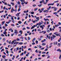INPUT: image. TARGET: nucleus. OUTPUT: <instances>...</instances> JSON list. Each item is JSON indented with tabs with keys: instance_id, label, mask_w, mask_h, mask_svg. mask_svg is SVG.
Segmentation results:
<instances>
[{
	"instance_id": "1",
	"label": "nucleus",
	"mask_w": 61,
	"mask_h": 61,
	"mask_svg": "<svg viewBox=\"0 0 61 61\" xmlns=\"http://www.w3.org/2000/svg\"><path fill=\"white\" fill-rule=\"evenodd\" d=\"M54 4H55L54 3H53L49 4H48V5L49 6V5H54Z\"/></svg>"
},
{
	"instance_id": "2",
	"label": "nucleus",
	"mask_w": 61,
	"mask_h": 61,
	"mask_svg": "<svg viewBox=\"0 0 61 61\" xmlns=\"http://www.w3.org/2000/svg\"><path fill=\"white\" fill-rule=\"evenodd\" d=\"M36 19H37V20H35V21H38L39 20V17H36Z\"/></svg>"
},
{
	"instance_id": "3",
	"label": "nucleus",
	"mask_w": 61,
	"mask_h": 61,
	"mask_svg": "<svg viewBox=\"0 0 61 61\" xmlns=\"http://www.w3.org/2000/svg\"><path fill=\"white\" fill-rule=\"evenodd\" d=\"M20 12H19L17 13V14L15 15L16 16H20Z\"/></svg>"
},
{
	"instance_id": "4",
	"label": "nucleus",
	"mask_w": 61,
	"mask_h": 61,
	"mask_svg": "<svg viewBox=\"0 0 61 61\" xmlns=\"http://www.w3.org/2000/svg\"><path fill=\"white\" fill-rule=\"evenodd\" d=\"M43 12H46V13H48L49 12V11L48 10H44Z\"/></svg>"
},
{
	"instance_id": "5",
	"label": "nucleus",
	"mask_w": 61,
	"mask_h": 61,
	"mask_svg": "<svg viewBox=\"0 0 61 61\" xmlns=\"http://www.w3.org/2000/svg\"><path fill=\"white\" fill-rule=\"evenodd\" d=\"M14 31V33H15V34H17V33H18V32H17V30H15Z\"/></svg>"
},
{
	"instance_id": "6",
	"label": "nucleus",
	"mask_w": 61,
	"mask_h": 61,
	"mask_svg": "<svg viewBox=\"0 0 61 61\" xmlns=\"http://www.w3.org/2000/svg\"><path fill=\"white\" fill-rule=\"evenodd\" d=\"M25 1H24L23 2H23H21V4L22 5L24 6H25V5H24V4H25Z\"/></svg>"
},
{
	"instance_id": "7",
	"label": "nucleus",
	"mask_w": 61,
	"mask_h": 61,
	"mask_svg": "<svg viewBox=\"0 0 61 61\" xmlns=\"http://www.w3.org/2000/svg\"><path fill=\"white\" fill-rule=\"evenodd\" d=\"M19 43V42H15L14 43V45H17Z\"/></svg>"
},
{
	"instance_id": "8",
	"label": "nucleus",
	"mask_w": 61,
	"mask_h": 61,
	"mask_svg": "<svg viewBox=\"0 0 61 61\" xmlns=\"http://www.w3.org/2000/svg\"><path fill=\"white\" fill-rule=\"evenodd\" d=\"M40 27L41 28H42V30H43V29H44V27H43V26H42V25H40Z\"/></svg>"
},
{
	"instance_id": "9",
	"label": "nucleus",
	"mask_w": 61,
	"mask_h": 61,
	"mask_svg": "<svg viewBox=\"0 0 61 61\" xmlns=\"http://www.w3.org/2000/svg\"><path fill=\"white\" fill-rule=\"evenodd\" d=\"M45 45H46V43H43L42 44V46H45Z\"/></svg>"
},
{
	"instance_id": "10",
	"label": "nucleus",
	"mask_w": 61,
	"mask_h": 61,
	"mask_svg": "<svg viewBox=\"0 0 61 61\" xmlns=\"http://www.w3.org/2000/svg\"><path fill=\"white\" fill-rule=\"evenodd\" d=\"M44 20H45V21H47V20L48 21H49V19H45V18H44Z\"/></svg>"
},
{
	"instance_id": "11",
	"label": "nucleus",
	"mask_w": 61,
	"mask_h": 61,
	"mask_svg": "<svg viewBox=\"0 0 61 61\" xmlns=\"http://www.w3.org/2000/svg\"><path fill=\"white\" fill-rule=\"evenodd\" d=\"M19 47H17L16 50V52H17V50H19Z\"/></svg>"
},
{
	"instance_id": "12",
	"label": "nucleus",
	"mask_w": 61,
	"mask_h": 61,
	"mask_svg": "<svg viewBox=\"0 0 61 61\" xmlns=\"http://www.w3.org/2000/svg\"><path fill=\"white\" fill-rule=\"evenodd\" d=\"M56 36H60V33L56 34Z\"/></svg>"
},
{
	"instance_id": "13",
	"label": "nucleus",
	"mask_w": 61,
	"mask_h": 61,
	"mask_svg": "<svg viewBox=\"0 0 61 61\" xmlns=\"http://www.w3.org/2000/svg\"><path fill=\"white\" fill-rule=\"evenodd\" d=\"M22 23V22L21 21H19L18 22V23L20 24H21Z\"/></svg>"
},
{
	"instance_id": "14",
	"label": "nucleus",
	"mask_w": 61,
	"mask_h": 61,
	"mask_svg": "<svg viewBox=\"0 0 61 61\" xmlns=\"http://www.w3.org/2000/svg\"><path fill=\"white\" fill-rule=\"evenodd\" d=\"M57 10V8H56V7H55V8H54V11H56Z\"/></svg>"
},
{
	"instance_id": "15",
	"label": "nucleus",
	"mask_w": 61,
	"mask_h": 61,
	"mask_svg": "<svg viewBox=\"0 0 61 61\" xmlns=\"http://www.w3.org/2000/svg\"><path fill=\"white\" fill-rule=\"evenodd\" d=\"M60 11H61V8H60L59 9V10L57 11V13H59V12Z\"/></svg>"
},
{
	"instance_id": "16",
	"label": "nucleus",
	"mask_w": 61,
	"mask_h": 61,
	"mask_svg": "<svg viewBox=\"0 0 61 61\" xmlns=\"http://www.w3.org/2000/svg\"><path fill=\"white\" fill-rule=\"evenodd\" d=\"M31 39V38L29 37H28V40H30Z\"/></svg>"
},
{
	"instance_id": "17",
	"label": "nucleus",
	"mask_w": 61,
	"mask_h": 61,
	"mask_svg": "<svg viewBox=\"0 0 61 61\" xmlns=\"http://www.w3.org/2000/svg\"><path fill=\"white\" fill-rule=\"evenodd\" d=\"M61 54H60V56H59V58L60 59H61Z\"/></svg>"
},
{
	"instance_id": "18",
	"label": "nucleus",
	"mask_w": 61,
	"mask_h": 61,
	"mask_svg": "<svg viewBox=\"0 0 61 61\" xmlns=\"http://www.w3.org/2000/svg\"><path fill=\"white\" fill-rule=\"evenodd\" d=\"M19 32L20 33V34H22L23 33V31L22 30H20L19 31Z\"/></svg>"
},
{
	"instance_id": "19",
	"label": "nucleus",
	"mask_w": 61,
	"mask_h": 61,
	"mask_svg": "<svg viewBox=\"0 0 61 61\" xmlns=\"http://www.w3.org/2000/svg\"><path fill=\"white\" fill-rule=\"evenodd\" d=\"M3 33L4 35H5V34H6V31H4V32H3Z\"/></svg>"
},
{
	"instance_id": "20",
	"label": "nucleus",
	"mask_w": 61,
	"mask_h": 61,
	"mask_svg": "<svg viewBox=\"0 0 61 61\" xmlns=\"http://www.w3.org/2000/svg\"><path fill=\"white\" fill-rule=\"evenodd\" d=\"M19 44L20 45H23V42H19Z\"/></svg>"
},
{
	"instance_id": "21",
	"label": "nucleus",
	"mask_w": 61,
	"mask_h": 61,
	"mask_svg": "<svg viewBox=\"0 0 61 61\" xmlns=\"http://www.w3.org/2000/svg\"><path fill=\"white\" fill-rule=\"evenodd\" d=\"M6 52L7 53V54H8L9 53V51H8L7 50H6Z\"/></svg>"
},
{
	"instance_id": "22",
	"label": "nucleus",
	"mask_w": 61,
	"mask_h": 61,
	"mask_svg": "<svg viewBox=\"0 0 61 61\" xmlns=\"http://www.w3.org/2000/svg\"><path fill=\"white\" fill-rule=\"evenodd\" d=\"M5 22V21H2V25H4V23Z\"/></svg>"
},
{
	"instance_id": "23",
	"label": "nucleus",
	"mask_w": 61,
	"mask_h": 61,
	"mask_svg": "<svg viewBox=\"0 0 61 61\" xmlns=\"http://www.w3.org/2000/svg\"><path fill=\"white\" fill-rule=\"evenodd\" d=\"M38 10V8H36L34 9V10L35 11H36V10Z\"/></svg>"
},
{
	"instance_id": "24",
	"label": "nucleus",
	"mask_w": 61,
	"mask_h": 61,
	"mask_svg": "<svg viewBox=\"0 0 61 61\" xmlns=\"http://www.w3.org/2000/svg\"><path fill=\"white\" fill-rule=\"evenodd\" d=\"M34 12H31V14H32V15H34Z\"/></svg>"
},
{
	"instance_id": "25",
	"label": "nucleus",
	"mask_w": 61,
	"mask_h": 61,
	"mask_svg": "<svg viewBox=\"0 0 61 61\" xmlns=\"http://www.w3.org/2000/svg\"><path fill=\"white\" fill-rule=\"evenodd\" d=\"M14 42L13 41L12 42H11V44H12V45H14Z\"/></svg>"
},
{
	"instance_id": "26",
	"label": "nucleus",
	"mask_w": 61,
	"mask_h": 61,
	"mask_svg": "<svg viewBox=\"0 0 61 61\" xmlns=\"http://www.w3.org/2000/svg\"><path fill=\"white\" fill-rule=\"evenodd\" d=\"M6 57V56L5 55H3L2 56V58H5V57Z\"/></svg>"
},
{
	"instance_id": "27",
	"label": "nucleus",
	"mask_w": 61,
	"mask_h": 61,
	"mask_svg": "<svg viewBox=\"0 0 61 61\" xmlns=\"http://www.w3.org/2000/svg\"><path fill=\"white\" fill-rule=\"evenodd\" d=\"M11 4L12 5H14V2H11Z\"/></svg>"
},
{
	"instance_id": "28",
	"label": "nucleus",
	"mask_w": 61,
	"mask_h": 61,
	"mask_svg": "<svg viewBox=\"0 0 61 61\" xmlns=\"http://www.w3.org/2000/svg\"><path fill=\"white\" fill-rule=\"evenodd\" d=\"M53 36L54 37L53 39H54V38L55 37H56V36L54 35H53Z\"/></svg>"
},
{
	"instance_id": "29",
	"label": "nucleus",
	"mask_w": 61,
	"mask_h": 61,
	"mask_svg": "<svg viewBox=\"0 0 61 61\" xmlns=\"http://www.w3.org/2000/svg\"><path fill=\"white\" fill-rule=\"evenodd\" d=\"M46 32H48V33H49L50 32V30H47L46 31Z\"/></svg>"
},
{
	"instance_id": "30",
	"label": "nucleus",
	"mask_w": 61,
	"mask_h": 61,
	"mask_svg": "<svg viewBox=\"0 0 61 61\" xmlns=\"http://www.w3.org/2000/svg\"><path fill=\"white\" fill-rule=\"evenodd\" d=\"M7 5H8V6H10V7H11V5H9V4H8Z\"/></svg>"
},
{
	"instance_id": "31",
	"label": "nucleus",
	"mask_w": 61,
	"mask_h": 61,
	"mask_svg": "<svg viewBox=\"0 0 61 61\" xmlns=\"http://www.w3.org/2000/svg\"><path fill=\"white\" fill-rule=\"evenodd\" d=\"M24 52H22L20 56H23V55H24Z\"/></svg>"
},
{
	"instance_id": "32",
	"label": "nucleus",
	"mask_w": 61,
	"mask_h": 61,
	"mask_svg": "<svg viewBox=\"0 0 61 61\" xmlns=\"http://www.w3.org/2000/svg\"><path fill=\"white\" fill-rule=\"evenodd\" d=\"M3 51H4V49H2L1 50V52H2Z\"/></svg>"
},
{
	"instance_id": "33",
	"label": "nucleus",
	"mask_w": 61,
	"mask_h": 61,
	"mask_svg": "<svg viewBox=\"0 0 61 61\" xmlns=\"http://www.w3.org/2000/svg\"><path fill=\"white\" fill-rule=\"evenodd\" d=\"M41 39H42L41 38H39L38 39V40L39 41H41Z\"/></svg>"
},
{
	"instance_id": "34",
	"label": "nucleus",
	"mask_w": 61,
	"mask_h": 61,
	"mask_svg": "<svg viewBox=\"0 0 61 61\" xmlns=\"http://www.w3.org/2000/svg\"><path fill=\"white\" fill-rule=\"evenodd\" d=\"M23 30H26V28L25 27H24L22 29Z\"/></svg>"
},
{
	"instance_id": "35",
	"label": "nucleus",
	"mask_w": 61,
	"mask_h": 61,
	"mask_svg": "<svg viewBox=\"0 0 61 61\" xmlns=\"http://www.w3.org/2000/svg\"><path fill=\"white\" fill-rule=\"evenodd\" d=\"M0 36H3L4 37L5 36V35L3 34H2Z\"/></svg>"
},
{
	"instance_id": "36",
	"label": "nucleus",
	"mask_w": 61,
	"mask_h": 61,
	"mask_svg": "<svg viewBox=\"0 0 61 61\" xmlns=\"http://www.w3.org/2000/svg\"><path fill=\"white\" fill-rule=\"evenodd\" d=\"M46 52H42V54H46Z\"/></svg>"
},
{
	"instance_id": "37",
	"label": "nucleus",
	"mask_w": 61,
	"mask_h": 61,
	"mask_svg": "<svg viewBox=\"0 0 61 61\" xmlns=\"http://www.w3.org/2000/svg\"><path fill=\"white\" fill-rule=\"evenodd\" d=\"M20 1L21 2H23L25 1V0H20Z\"/></svg>"
},
{
	"instance_id": "38",
	"label": "nucleus",
	"mask_w": 61,
	"mask_h": 61,
	"mask_svg": "<svg viewBox=\"0 0 61 61\" xmlns=\"http://www.w3.org/2000/svg\"><path fill=\"white\" fill-rule=\"evenodd\" d=\"M53 37H51V41H52V40H53Z\"/></svg>"
},
{
	"instance_id": "39",
	"label": "nucleus",
	"mask_w": 61,
	"mask_h": 61,
	"mask_svg": "<svg viewBox=\"0 0 61 61\" xmlns=\"http://www.w3.org/2000/svg\"><path fill=\"white\" fill-rule=\"evenodd\" d=\"M50 58V56H48L47 57V58Z\"/></svg>"
},
{
	"instance_id": "40",
	"label": "nucleus",
	"mask_w": 61,
	"mask_h": 61,
	"mask_svg": "<svg viewBox=\"0 0 61 61\" xmlns=\"http://www.w3.org/2000/svg\"><path fill=\"white\" fill-rule=\"evenodd\" d=\"M59 4L57 3V6H59Z\"/></svg>"
},
{
	"instance_id": "41",
	"label": "nucleus",
	"mask_w": 61,
	"mask_h": 61,
	"mask_svg": "<svg viewBox=\"0 0 61 61\" xmlns=\"http://www.w3.org/2000/svg\"><path fill=\"white\" fill-rule=\"evenodd\" d=\"M45 49V48L44 47V48H41L40 49L41 50H43V49Z\"/></svg>"
},
{
	"instance_id": "42",
	"label": "nucleus",
	"mask_w": 61,
	"mask_h": 61,
	"mask_svg": "<svg viewBox=\"0 0 61 61\" xmlns=\"http://www.w3.org/2000/svg\"><path fill=\"white\" fill-rule=\"evenodd\" d=\"M36 5H33V7H36Z\"/></svg>"
},
{
	"instance_id": "43",
	"label": "nucleus",
	"mask_w": 61,
	"mask_h": 61,
	"mask_svg": "<svg viewBox=\"0 0 61 61\" xmlns=\"http://www.w3.org/2000/svg\"><path fill=\"white\" fill-rule=\"evenodd\" d=\"M32 22L33 23H36V20H32Z\"/></svg>"
},
{
	"instance_id": "44",
	"label": "nucleus",
	"mask_w": 61,
	"mask_h": 61,
	"mask_svg": "<svg viewBox=\"0 0 61 61\" xmlns=\"http://www.w3.org/2000/svg\"><path fill=\"white\" fill-rule=\"evenodd\" d=\"M11 12L12 13H13V9H11Z\"/></svg>"
},
{
	"instance_id": "45",
	"label": "nucleus",
	"mask_w": 61,
	"mask_h": 61,
	"mask_svg": "<svg viewBox=\"0 0 61 61\" xmlns=\"http://www.w3.org/2000/svg\"><path fill=\"white\" fill-rule=\"evenodd\" d=\"M19 55H18L16 57V58H18L19 57Z\"/></svg>"
},
{
	"instance_id": "46",
	"label": "nucleus",
	"mask_w": 61,
	"mask_h": 61,
	"mask_svg": "<svg viewBox=\"0 0 61 61\" xmlns=\"http://www.w3.org/2000/svg\"><path fill=\"white\" fill-rule=\"evenodd\" d=\"M50 25H48V28L47 29H49V28L50 27Z\"/></svg>"
},
{
	"instance_id": "47",
	"label": "nucleus",
	"mask_w": 61,
	"mask_h": 61,
	"mask_svg": "<svg viewBox=\"0 0 61 61\" xmlns=\"http://www.w3.org/2000/svg\"><path fill=\"white\" fill-rule=\"evenodd\" d=\"M5 25L6 27V26H8V25H7V24L5 23Z\"/></svg>"
},
{
	"instance_id": "48",
	"label": "nucleus",
	"mask_w": 61,
	"mask_h": 61,
	"mask_svg": "<svg viewBox=\"0 0 61 61\" xmlns=\"http://www.w3.org/2000/svg\"><path fill=\"white\" fill-rule=\"evenodd\" d=\"M28 54H26V56H29V54H30V53H28Z\"/></svg>"
},
{
	"instance_id": "49",
	"label": "nucleus",
	"mask_w": 61,
	"mask_h": 61,
	"mask_svg": "<svg viewBox=\"0 0 61 61\" xmlns=\"http://www.w3.org/2000/svg\"><path fill=\"white\" fill-rule=\"evenodd\" d=\"M11 25L12 26H15V25H14V24H11Z\"/></svg>"
},
{
	"instance_id": "50",
	"label": "nucleus",
	"mask_w": 61,
	"mask_h": 61,
	"mask_svg": "<svg viewBox=\"0 0 61 61\" xmlns=\"http://www.w3.org/2000/svg\"><path fill=\"white\" fill-rule=\"evenodd\" d=\"M26 57L25 56L23 58V59L24 60H25V58H26Z\"/></svg>"
},
{
	"instance_id": "51",
	"label": "nucleus",
	"mask_w": 61,
	"mask_h": 61,
	"mask_svg": "<svg viewBox=\"0 0 61 61\" xmlns=\"http://www.w3.org/2000/svg\"><path fill=\"white\" fill-rule=\"evenodd\" d=\"M5 38H4L3 39V40H4V42L5 41Z\"/></svg>"
},
{
	"instance_id": "52",
	"label": "nucleus",
	"mask_w": 61,
	"mask_h": 61,
	"mask_svg": "<svg viewBox=\"0 0 61 61\" xmlns=\"http://www.w3.org/2000/svg\"><path fill=\"white\" fill-rule=\"evenodd\" d=\"M11 20H14V18H13L12 17H11Z\"/></svg>"
},
{
	"instance_id": "53",
	"label": "nucleus",
	"mask_w": 61,
	"mask_h": 61,
	"mask_svg": "<svg viewBox=\"0 0 61 61\" xmlns=\"http://www.w3.org/2000/svg\"><path fill=\"white\" fill-rule=\"evenodd\" d=\"M60 49H59L57 50V51H60Z\"/></svg>"
},
{
	"instance_id": "54",
	"label": "nucleus",
	"mask_w": 61,
	"mask_h": 61,
	"mask_svg": "<svg viewBox=\"0 0 61 61\" xmlns=\"http://www.w3.org/2000/svg\"><path fill=\"white\" fill-rule=\"evenodd\" d=\"M52 33H51L49 34V35L50 36H51V35H52Z\"/></svg>"
},
{
	"instance_id": "55",
	"label": "nucleus",
	"mask_w": 61,
	"mask_h": 61,
	"mask_svg": "<svg viewBox=\"0 0 61 61\" xmlns=\"http://www.w3.org/2000/svg\"><path fill=\"white\" fill-rule=\"evenodd\" d=\"M17 41H19L20 40V39L18 38H17L16 39Z\"/></svg>"
},
{
	"instance_id": "56",
	"label": "nucleus",
	"mask_w": 61,
	"mask_h": 61,
	"mask_svg": "<svg viewBox=\"0 0 61 61\" xmlns=\"http://www.w3.org/2000/svg\"><path fill=\"white\" fill-rule=\"evenodd\" d=\"M58 0H57L55 1H54V3H58Z\"/></svg>"
},
{
	"instance_id": "57",
	"label": "nucleus",
	"mask_w": 61,
	"mask_h": 61,
	"mask_svg": "<svg viewBox=\"0 0 61 61\" xmlns=\"http://www.w3.org/2000/svg\"><path fill=\"white\" fill-rule=\"evenodd\" d=\"M46 56V55H42V57H44Z\"/></svg>"
},
{
	"instance_id": "58",
	"label": "nucleus",
	"mask_w": 61,
	"mask_h": 61,
	"mask_svg": "<svg viewBox=\"0 0 61 61\" xmlns=\"http://www.w3.org/2000/svg\"><path fill=\"white\" fill-rule=\"evenodd\" d=\"M44 5H46V4H47V2H44Z\"/></svg>"
},
{
	"instance_id": "59",
	"label": "nucleus",
	"mask_w": 61,
	"mask_h": 61,
	"mask_svg": "<svg viewBox=\"0 0 61 61\" xmlns=\"http://www.w3.org/2000/svg\"><path fill=\"white\" fill-rule=\"evenodd\" d=\"M27 29H30V28L28 27H27Z\"/></svg>"
},
{
	"instance_id": "60",
	"label": "nucleus",
	"mask_w": 61,
	"mask_h": 61,
	"mask_svg": "<svg viewBox=\"0 0 61 61\" xmlns=\"http://www.w3.org/2000/svg\"><path fill=\"white\" fill-rule=\"evenodd\" d=\"M15 6L16 9V8H17V6L16 5Z\"/></svg>"
},
{
	"instance_id": "61",
	"label": "nucleus",
	"mask_w": 61,
	"mask_h": 61,
	"mask_svg": "<svg viewBox=\"0 0 61 61\" xmlns=\"http://www.w3.org/2000/svg\"><path fill=\"white\" fill-rule=\"evenodd\" d=\"M35 52L36 53H37L38 52V51H37V50H36L35 51Z\"/></svg>"
},
{
	"instance_id": "62",
	"label": "nucleus",
	"mask_w": 61,
	"mask_h": 61,
	"mask_svg": "<svg viewBox=\"0 0 61 61\" xmlns=\"http://www.w3.org/2000/svg\"><path fill=\"white\" fill-rule=\"evenodd\" d=\"M39 54H41V53H42V51H39Z\"/></svg>"
},
{
	"instance_id": "63",
	"label": "nucleus",
	"mask_w": 61,
	"mask_h": 61,
	"mask_svg": "<svg viewBox=\"0 0 61 61\" xmlns=\"http://www.w3.org/2000/svg\"><path fill=\"white\" fill-rule=\"evenodd\" d=\"M18 5H20V2H18Z\"/></svg>"
},
{
	"instance_id": "64",
	"label": "nucleus",
	"mask_w": 61,
	"mask_h": 61,
	"mask_svg": "<svg viewBox=\"0 0 61 61\" xmlns=\"http://www.w3.org/2000/svg\"><path fill=\"white\" fill-rule=\"evenodd\" d=\"M7 60H8V59H5V60H4V61H7Z\"/></svg>"
}]
</instances>
